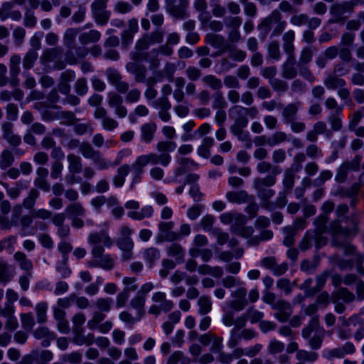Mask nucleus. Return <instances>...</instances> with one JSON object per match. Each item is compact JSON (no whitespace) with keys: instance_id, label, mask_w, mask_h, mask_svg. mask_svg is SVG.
<instances>
[{"instance_id":"f257e3e1","label":"nucleus","mask_w":364,"mask_h":364,"mask_svg":"<svg viewBox=\"0 0 364 364\" xmlns=\"http://www.w3.org/2000/svg\"><path fill=\"white\" fill-rule=\"evenodd\" d=\"M87 242L92 246L91 255L92 259L87 262L90 267H100L105 270H111L114 266V259L109 254H104L105 247H110L114 242L108 232L102 230L92 232L88 235Z\"/></svg>"},{"instance_id":"f03ea898","label":"nucleus","mask_w":364,"mask_h":364,"mask_svg":"<svg viewBox=\"0 0 364 364\" xmlns=\"http://www.w3.org/2000/svg\"><path fill=\"white\" fill-rule=\"evenodd\" d=\"M105 74L109 83L114 86L119 93L124 94L125 100L128 103L137 102L141 97V91L137 88L129 89V84L122 80L120 73L114 68H109L106 70Z\"/></svg>"},{"instance_id":"7ed1b4c3","label":"nucleus","mask_w":364,"mask_h":364,"mask_svg":"<svg viewBox=\"0 0 364 364\" xmlns=\"http://www.w3.org/2000/svg\"><path fill=\"white\" fill-rule=\"evenodd\" d=\"M287 26V23L283 19L282 13L274 9L261 21L258 29L262 31L263 38H265L269 33L271 38H275L284 33Z\"/></svg>"},{"instance_id":"20e7f679","label":"nucleus","mask_w":364,"mask_h":364,"mask_svg":"<svg viewBox=\"0 0 364 364\" xmlns=\"http://www.w3.org/2000/svg\"><path fill=\"white\" fill-rule=\"evenodd\" d=\"M171 161V156L167 154L157 155V154L152 152L138 156L131 168L134 175H141L144 173V167L148 164L156 165L159 164L163 166H167Z\"/></svg>"},{"instance_id":"39448f33","label":"nucleus","mask_w":364,"mask_h":364,"mask_svg":"<svg viewBox=\"0 0 364 364\" xmlns=\"http://www.w3.org/2000/svg\"><path fill=\"white\" fill-rule=\"evenodd\" d=\"M246 296L247 289L245 287H239L231 292V296L235 299L224 304L223 310L225 318H232L236 312L244 309L248 303Z\"/></svg>"},{"instance_id":"423d86ee","label":"nucleus","mask_w":364,"mask_h":364,"mask_svg":"<svg viewBox=\"0 0 364 364\" xmlns=\"http://www.w3.org/2000/svg\"><path fill=\"white\" fill-rule=\"evenodd\" d=\"M259 114L255 106L245 107L241 105H234L229 109V117L234 121L235 126L246 127L249 120L247 117L254 119Z\"/></svg>"},{"instance_id":"0eeeda50","label":"nucleus","mask_w":364,"mask_h":364,"mask_svg":"<svg viewBox=\"0 0 364 364\" xmlns=\"http://www.w3.org/2000/svg\"><path fill=\"white\" fill-rule=\"evenodd\" d=\"M277 181L274 176H266L264 178H255L253 181V188L257 191V195L262 200H268L272 198L275 192L269 188Z\"/></svg>"},{"instance_id":"6e6552de","label":"nucleus","mask_w":364,"mask_h":364,"mask_svg":"<svg viewBox=\"0 0 364 364\" xmlns=\"http://www.w3.org/2000/svg\"><path fill=\"white\" fill-rule=\"evenodd\" d=\"M151 301L154 304L149 308L148 312L154 316H159L161 311L168 312L173 307V301L167 299L166 293L162 291L154 292Z\"/></svg>"},{"instance_id":"1a4fd4ad","label":"nucleus","mask_w":364,"mask_h":364,"mask_svg":"<svg viewBox=\"0 0 364 364\" xmlns=\"http://www.w3.org/2000/svg\"><path fill=\"white\" fill-rule=\"evenodd\" d=\"M314 331L316 332V334L310 339L309 345L311 349L317 350L322 345L323 332L319 327L318 320H311L309 325L303 329L302 336L304 338H308Z\"/></svg>"},{"instance_id":"9d476101","label":"nucleus","mask_w":364,"mask_h":364,"mask_svg":"<svg viewBox=\"0 0 364 364\" xmlns=\"http://www.w3.org/2000/svg\"><path fill=\"white\" fill-rule=\"evenodd\" d=\"M176 0L166 3V11L173 17L178 19H184L188 16L187 12L189 0H179V4H176Z\"/></svg>"},{"instance_id":"9b49d317","label":"nucleus","mask_w":364,"mask_h":364,"mask_svg":"<svg viewBox=\"0 0 364 364\" xmlns=\"http://www.w3.org/2000/svg\"><path fill=\"white\" fill-rule=\"evenodd\" d=\"M346 12L352 13V5L348 1L333 4L330 8L332 18L329 20V23H343L346 21Z\"/></svg>"},{"instance_id":"f8f14e48","label":"nucleus","mask_w":364,"mask_h":364,"mask_svg":"<svg viewBox=\"0 0 364 364\" xmlns=\"http://www.w3.org/2000/svg\"><path fill=\"white\" fill-rule=\"evenodd\" d=\"M3 138L13 146H18L21 143V138L14 132V125L11 122H4L1 125Z\"/></svg>"},{"instance_id":"ddd939ff","label":"nucleus","mask_w":364,"mask_h":364,"mask_svg":"<svg viewBox=\"0 0 364 364\" xmlns=\"http://www.w3.org/2000/svg\"><path fill=\"white\" fill-rule=\"evenodd\" d=\"M301 102L296 101L287 104L282 111V117L285 124L291 122V120L296 119Z\"/></svg>"},{"instance_id":"4468645a","label":"nucleus","mask_w":364,"mask_h":364,"mask_svg":"<svg viewBox=\"0 0 364 364\" xmlns=\"http://www.w3.org/2000/svg\"><path fill=\"white\" fill-rule=\"evenodd\" d=\"M287 58L282 65V76L286 79H293L297 75V70L295 67L294 54H287Z\"/></svg>"},{"instance_id":"2eb2a0df","label":"nucleus","mask_w":364,"mask_h":364,"mask_svg":"<svg viewBox=\"0 0 364 364\" xmlns=\"http://www.w3.org/2000/svg\"><path fill=\"white\" fill-rule=\"evenodd\" d=\"M205 42L216 49H220L222 53L227 51L229 45L225 43L224 36L213 33H207L205 38Z\"/></svg>"},{"instance_id":"dca6fc26","label":"nucleus","mask_w":364,"mask_h":364,"mask_svg":"<svg viewBox=\"0 0 364 364\" xmlns=\"http://www.w3.org/2000/svg\"><path fill=\"white\" fill-rule=\"evenodd\" d=\"M360 160L355 158L351 162H346L343 164L338 168L336 175V180L339 183H343L346 179L349 170H358Z\"/></svg>"},{"instance_id":"f3484780","label":"nucleus","mask_w":364,"mask_h":364,"mask_svg":"<svg viewBox=\"0 0 364 364\" xmlns=\"http://www.w3.org/2000/svg\"><path fill=\"white\" fill-rule=\"evenodd\" d=\"M355 350L354 345L350 342H347L343 347L336 348L328 350V358H342L348 354H353Z\"/></svg>"},{"instance_id":"a211bd4d","label":"nucleus","mask_w":364,"mask_h":364,"mask_svg":"<svg viewBox=\"0 0 364 364\" xmlns=\"http://www.w3.org/2000/svg\"><path fill=\"white\" fill-rule=\"evenodd\" d=\"M167 255L173 258L176 263L181 264L185 261V250L181 245L174 242L167 247Z\"/></svg>"},{"instance_id":"6ab92c4d","label":"nucleus","mask_w":364,"mask_h":364,"mask_svg":"<svg viewBox=\"0 0 364 364\" xmlns=\"http://www.w3.org/2000/svg\"><path fill=\"white\" fill-rule=\"evenodd\" d=\"M295 32L290 29L282 35V48L286 54H294L295 46L294 41L295 40Z\"/></svg>"},{"instance_id":"aec40b11","label":"nucleus","mask_w":364,"mask_h":364,"mask_svg":"<svg viewBox=\"0 0 364 364\" xmlns=\"http://www.w3.org/2000/svg\"><path fill=\"white\" fill-rule=\"evenodd\" d=\"M68 169L69 173H80L82 171V161L80 156L69 154L67 156Z\"/></svg>"},{"instance_id":"412c9836","label":"nucleus","mask_w":364,"mask_h":364,"mask_svg":"<svg viewBox=\"0 0 364 364\" xmlns=\"http://www.w3.org/2000/svg\"><path fill=\"white\" fill-rule=\"evenodd\" d=\"M256 170L260 174L270 172L268 176H274V178H277V176L282 172L279 166H273L271 163L265 161L259 162L256 166Z\"/></svg>"},{"instance_id":"4be33fe9","label":"nucleus","mask_w":364,"mask_h":364,"mask_svg":"<svg viewBox=\"0 0 364 364\" xmlns=\"http://www.w3.org/2000/svg\"><path fill=\"white\" fill-rule=\"evenodd\" d=\"M227 200L233 203H245L248 201L249 195L245 190H240L238 191H228L225 194Z\"/></svg>"},{"instance_id":"5701e85b","label":"nucleus","mask_w":364,"mask_h":364,"mask_svg":"<svg viewBox=\"0 0 364 364\" xmlns=\"http://www.w3.org/2000/svg\"><path fill=\"white\" fill-rule=\"evenodd\" d=\"M355 299V295L348 289L341 287L332 294V301L337 303L339 300H343L346 303L352 302Z\"/></svg>"},{"instance_id":"b1692460","label":"nucleus","mask_w":364,"mask_h":364,"mask_svg":"<svg viewBox=\"0 0 364 364\" xmlns=\"http://www.w3.org/2000/svg\"><path fill=\"white\" fill-rule=\"evenodd\" d=\"M340 76L332 73L328 74L323 80V84L328 89L335 90L346 85V81Z\"/></svg>"},{"instance_id":"393cba45","label":"nucleus","mask_w":364,"mask_h":364,"mask_svg":"<svg viewBox=\"0 0 364 364\" xmlns=\"http://www.w3.org/2000/svg\"><path fill=\"white\" fill-rule=\"evenodd\" d=\"M156 130V125L154 122L144 124L141 127V139L146 143L151 142Z\"/></svg>"},{"instance_id":"a878e982","label":"nucleus","mask_w":364,"mask_h":364,"mask_svg":"<svg viewBox=\"0 0 364 364\" xmlns=\"http://www.w3.org/2000/svg\"><path fill=\"white\" fill-rule=\"evenodd\" d=\"M101 33L100 31L92 29L87 32L82 33L79 36V41L82 45L96 43L100 41Z\"/></svg>"},{"instance_id":"bb28decb","label":"nucleus","mask_w":364,"mask_h":364,"mask_svg":"<svg viewBox=\"0 0 364 364\" xmlns=\"http://www.w3.org/2000/svg\"><path fill=\"white\" fill-rule=\"evenodd\" d=\"M39 196L40 193L37 189L34 188L30 189L27 196L23 200L22 206L26 209L31 210V212L33 210H35L33 208Z\"/></svg>"},{"instance_id":"cd10ccee","label":"nucleus","mask_w":364,"mask_h":364,"mask_svg":"<svg viewBox=\"0 0 364 364\" xmlns=\"http://www.w3.org/2000/svg\"><path fill=\"white\" fill-rule=\"evenodd\" d=\"M65 212L70 218L84 217L86 214V210L78 202L69 204L65 208Z\"/></svg>"},{"instance_id":"c85d7f7f","label":"nucleus","mask_w":364,"mask_h":364,"mask_svg":"<svg viewBox=\"0 0 364 364\" xmlns=\"http://www.w3.org/2000/svg\"><path fill=\"white\" fill-rule=\"evenodd\" d=\"M145 301L146 298L143 295L136 293L129 302L130 306L138 311V316L140 317L144 316L145 314Z\"/></svg>"},{"instance_id":"c756f323","label":"nucleus","mask_w":364,"mask_h":364,"mask_svg":"<svg viewBox=\"0 0 364 364\" xmlns=\"http://www.w3.org/2000/svg\"><path fill=\"white\" fill-rule=\"evenodd\" d=\"M273 309L277 311L280 316L284 318H288L292 313L291 304L282 299L276 301Z\"/></svg>"},{"instance_id":"7c9ffc66","label":"nucleus","mask_w":364,"mask_h":364,"mask_svg":"<svg viewBox=\"0 0 364 364\" xmlns=\"http://www.w3.org/2000/svg\"><path fill=\"white\" fill-rule=\"evenodd\" d=\"M318 358V355L314 351H308L304 349H301L296 353V359L297 361L304 363H314Z\"/></svg>"},{"instance_id":"2f4dec72","label":"nucleus","mask_w":364,"mask_h":364,"mask_svg":"<svg viewBox=\"0 0 364 364\" xmlns=\"http://www.w3.org/2000/svg\"><path fill=\"white\" fill-rule=\"evenodd\" d=\"M328 277V274L326 272L316 277V284L312 289L306 291V297H311L315 294L318 292L325 285Z\"/></svg>"},{"instance_id":"473e14b6","label":"nucleus","mask_w":364,"mask_h":364,"mask_svg":"<svg viewBox=\"0 0 364 364\" xmlns=\"http://www.w3.org/2000/svg\"><path fill=\"white\" fill-rule=\"evenodd\" d=\"M14 276V269L6 262L0 261V281L3 283H7L12 279Z\"/></svg>"},{"instance_id":"72a5a7b5","label":"nucleus","mask_w":364,"mask_h":364,"mask_svg":"<svg viewBox=\"0 0 364 364\" xmlns=\"http://www.w3.org/2000/svg\"><path fill=\"white\" fill-rule=\"evenodd\" d=\"M176 148V142L171 140L160 141L156 146V150L161 153L159 155L167 154L169 156H171L169 153L173 151Z\"/></svg>"},{"instance_id":"f704fd0d","label":"nucleus","mask_w":364,"mask_h":364,"mask_svg":"<svg viewBox=\"0 0 364 364\" xmlns=\"http://www.w3.org/2000/svg\"><path fill=\"white\" fill-rule=\"evenodd\" d=\"M16 261L19 264L20 267L26 271H30L33 269L32 262L27 258V256L22 252H16L14 255Z\"/></svg>"},{"instance_id":"c9c22d12","label":"nucleus","mask_w":364,"mask_h":364,"mask_svg":"<svg viewBox=\"0 0 364 364\" xmlns=\"http://www.w3.org/2000/svg\"><path fill=\"white\" fill-rule=\"evenodd\" d=\"M112 299L109 297L98 298L95 303L96 309L101 314L108 313L110 311L112 306Z\"/></svg>"},{"instance_id":"e433bc0d","label":"nucleus","mask_w":364,"mask_h":364,"mask_svg":"<svg viewBox=\"0 0 364 364\" xmlns=\"http://www.w3.org/2000/svg\"><path fill=\"white\" fill-rule=\"evenodd\" d=\"M227 51H228V57L235 61L242 62L247 57L245 51L235 46H228Z\"/></svg>"},{"instance_id":"4c0bfd02","label":"nucleus","mask_w":364,"mask_h":364,"mask_svg":"<svg viewBox=\"0 0 364 364\" xmlns=\"http://www.w3.org/2000/svg\"><path fill=\"white\" fill-rule=\"evenodd\" d=\"M144 258L149 264V266L152 267L154 262L160 258V252L156 247H149L144 252Z\"/></svg>"},{"instance_id":"58836bf2","label":"nucleus","mask_w":364,"mask_h":364,"mask_svg":"<svg viewBox=\"0 0 364 364\" xmlns=\"http://www.w3.org/2000/svg\"><path fill=\"white\" fill-rule=\"evenodd\" d=\"M80 151L84 158L92 160L100 152L99 151L95 150L88 142L81 143L80 145Z\"/></svg>"},{"instance_id":"ea45409f","label":"nucleus","mask_w":364,"mask_h":364,"mask_svg":"<svg viewBox=\"0 0 364 364\" xmlns=\"http://www.w3.org/2000/svg\"><path fill=\"white\" fill-rule=\"evenodd\" d=\"M202 81L211 89L215 90H220L223 87V82L220 79L213 75H208L202 78Z\"/></svg>"},{"instance_id":"a19ab883","label":"nucleus","mask_w":364,"mask_h":364,"mask_svg":"<svg viewBox=\"0 0 364 364\" xmlns=\"http://www.w3.org/2000/svg\"><path fill=\"white\" fill-rule=\"evenodd\" d=\"M38 58V53L35 50H28L23 59V67L26 70H30L34 65Z\"/></svg>"},{"instance_id":"79ce46f5","label":"nucleus","mask_w":364,"mask_h":364,"mask_svg":"<svg viewBox=\"0 0 364 364\" xmlns=\"http://www.w3.org/2000/svg\"><path fill=\"white\" fill-rule=\"evenodd\" d=\"M198 305L199 306V313L201 315L207 314L212 309V302L208 296L200 297L198 300Z\"/></svg>"},{"instance_id":"37998d69","label":"nucleus","mask_w":364,"mask_h":364,"mask_svg":"<svg viewBox=\"0 0 364 364\" xmlns=\"http://www.w3.org/2000/svg\"><path fill=\"white\" fill-rule=\"evenodd\" d=\"M136 281V277H124L122 279V284L124 285L122 291L127 292L128 294H129L130 292L136 291L139 288Z\"/></svg>"},{"instance_id":"c03bdc74","label":"nucleus","mask_w":364,"mask_h":364,"mask_svg":"<svg viewBox=\"0 0 364 364\" xmlns=\"http://www.w3.org/2000/svg\"><path fill=\"white\" fill-rule=\"evenodd\" d=\"M315 237V232L312 230H308L303 239L299 242V248L302 251H306L309 249H310L312 245L313 242H314V238Z\"/></svg>"},{"instance_id":"a18cd8bd","label":"nucleus","mask_w":364,"mask_h":364,"mask_svg":"<svg viewBox=\"0 0 364 364\" xmlns=\"http://www.w3.org/2000/svg\"><path fill=\"white\" fill-rule=\"evenodd\" d=\"M14 161L13 154L9 150H4L0 155V168L6 169L12 165Z\"/></svg>"},{"instance_id":"49530a36","label":"nucleus","mask_w":364,"mask_h":364,"mask_svg":"<svg viewBox=\"0 0 364 364\" xmlns=\"http://www.w3.org/2000/svg\"><path fill=\"white\" fill-rule=\"evenodd\" d=\"M74 90L79 96H83L88 91L87 80L85 77L78 78L74 84Z\"/></svg>"},{"instance_id":"de8ad7c7","label":"nucleus","mask_w":364,"mask_h":364,"mask_svg":"<svg viewBox=\"0 0 364 364\" xmlns=\"http://www.w3.org/2000/svg\"><path fill=\"white\" fill-rule=\"evenodd\" d=\"M164 34L165 32L161 28H157L150 33L146 34V36H147L149 43L153 45L162 43Z\"/></svg>"},{"instance_id":"09e8293b","label":"nucleus","mask_w":364,"mask_h":364,"mask_svg":"<svg viewBox=\"0 0 364 364\" xmlns=\"http://www.w3.org/2000/svg\"><path fill=\"white\" fill-rule=\"evenodd\" d=\"M58 55V48H47L43 52L41 57L42 63H48L53 62L56 60Z\"/></svg>"},{"instance_id":"8fccbe9b","label":"nucleus","mask_w":364,"mask_h":364,"mask_svg":"<svg viewBox=\"0 0 364 364\" xmlns=\"http://www.w3.org/2000/svg\"><path fill=\"white\" fill-rule=\"evenodd\" d=\"M328 220V217L326 215H320L315 219V230L313 232L318 233H324L326 232L327 227L326 223Z\"/></svg>"},{"instance_id":"3c124183","label":"nucleus","mask_w":364,"mask_h":364,"mask_svg":"<svg viewBox=\"0 0 364 364\" xmlns=\"http://www.w3.org/2000/svg\"><path fill=\"white\" fill-rule=\"evenodd\" d=\"M267 51L271 58L276 60H279L281 58V51L278 41H273L270 42L267 47Z\"/></svg>"},{"instance_id":"603ef678","label":"nucleus","mask_w":364,"mask_h":364,"mask_svg":"<svg viewBox=\"0 0 364 364\" xmlns=\"http://www.w3.org/2000/svg\"><path fill=\"white\" fill-rule=\"evenodd\" d=\"M21 56L19 55H14L11 57L9 68L11 77H17L20 73L19 64L21 63Z\"/></svg>"},{"instance_id":"864d4df0","label":"nucleus","mask_w":364,"mask_h":364,"mask_svg":"<svg viewBox=\"0 0 364 364\" xmlns=\"http://www.w3.org/2000/svg\"><path fill=\"white\" fill-rule=\"evenodd\" d=\"M107 103L109 107L114 109L123 103V98L118 93L111 92L107 95Z\"/></svg>"},{"instance_id":"5fc2aeb1","label":"nucleus","mask_w":364,"mask_h":364,"mask_svg":"<svg viewBox=\"0 0 364 364\" xmlns=\"http://www.w3.org/2000/svg\"><path fill=\"white\" fill-rule=\"evenodd\" d=\"M77 33L78 30L77 28H70L67 29L63 36V42L65 46L68 48L72 47Z\"/></svg>"},{"instance_id":"6e6d98bb","label":"nucleus","mask_w":364,"mask_h":364,"mask_svg":"<svg viewBox=\"0 0 364 364\" xmlns=\"http://www.w3.org/2000/svg\"><path fill=\"white\" fill-rule=\"evenodd\" d=\"M109 11H103L92 13V17L94 18L97 24L100 26L106 25L110 18Z\"/></svg>"},{"instance_id":"4d7b16f0","label":"nucleus","mask_w":364,"mask_h":364,"mask_svg":"<svg viewBox=\"0 0 364 364\" xmlns=\"http://www.w3.org/2000/svg\"><path fill=\"white\" fill-rule=\"evenodd\" d=\"M210 6L214 16L221 18L225 15L226 9L220 4L219 0H210Z\"/></svg>"},{"instance_id":"13d9d810","label":"nucleus","mask_w":364,"mask_h":364,"mask_svg":"<svg viewBox=\"0 0 364 364\" xmlns=\"http://www.w3.org/2000/svg\"><path fill=\"white\" fill-rule=\"evenodd\" d=\"M287 135L284 132L277 131L272 134L269 139L268 144L274 146L287 141Z\"/></svg>"},{"instance_id":"bf43d9fd","label":"nucleus","mask_w":364,"mask_h":364,"mask_svg":"<svg viewBox=\"0 0 364 364\" xmlns=\"http://www.w3.org/2000/svg\"><path fill=\"white\" fill-rule=\"evenodd\" d=\"M341 114L338 113H331L328 118V121L331 124V129L333 131H339L342 128V120L341 118Z\"/></svg>"},{"instance_id":"052dcab7","label":"nucleus","mask_w":364,"mask_h":364,"mask_svg":"<svg viewBox=\"0 0 364 364\" xmlns=\"http://www.w3.org/2000/svg\"><path fill=\"white\" fill-rule=\"evenodd\" d=\"M213 102L212 107L213 109H223L227 106V102L221 92H216L213 95Z\"/></svg>"},{"instance_id":"680f3d73","label":"nucleus","mask_w":364,"mask_h":364,"mask_svg":"<svg viewBox=\"0 0 364 364\" xmlns=\"http://www.w3.org/2000/svg\"><path fill=\"white\" fill-rule=\"evenodd\" d=\"M242 20L240 16H228L224 19V23L228 29L240 28Z\"/></svg>"},{"instance_id":"e2e57ef3","label":"nucleus","mask_w":364,"mask_h":364,"mask_svg":"<svg viewBox=\"0 0 364 364\" xmlns=\"http://www.w3.org/2000/svg\"><path fill=\"white\" fill-rule=\"evenodd\" d=\"M37 18L34 12L31 9H26L24 13L23 25L26 27L33 28L36 25Z\"/></svg>"},{"instance_id":"0e129e2a","label":"nucleus","mask_w":364,"mask_h":364,"mask_svg":"<svg viewBox=\"0 0 364 364\" xmlns=\"http://www.w3.org/2000/svg\"><path fill=\"white\" fill-rule=\"evenodd\" d=\"M32 213L34 219H40L43 220H50L52 217V211L46 208H39L33 210Z\"/></svg>"},{"instance_id":"69168bd1","label":"nucleus","mask_w":364,"mask_h":364,"mask_svg":"<svg viewBox=\"0 0 364 364\" xmlns=\"http://www.w3.org/2000/svg\"><path fill=\"white\" fill-rule=\"evenodd\" d=\"M63 164L61 161H54L51 164L50 177L53 179L60 178L62 176Z\"/></svg>"},{"instance_id":"338daca9","label":"nucleus","mask_w":364,"mask_h":364,"mask_svg":"<svg viewBox=\"0 0 364 364\" xmlns=\"http://www.w3.org/2000/svg\"><path fill=\"white\" fill-rule=\"evenodd\" d=\"M74 131L78 135L92 134L93 127L90 123H77L74 126Z\"/></svg>"},{"instance_id":"774afa93","label":"nucleus","mask_w":364,"mask_h":364,"mask_svg":"<svg viewBox=\"0 0 364 364\" xmlns=\"http://www.w3.org/2000/svg\"><path fill=\"white\" fill-rule=\"evenodd\" d=\"M101 124L105 130L111 132L118 127L119 122L115 119L108 115L103 121H102Z\"/></svg>"}]
</instances>
